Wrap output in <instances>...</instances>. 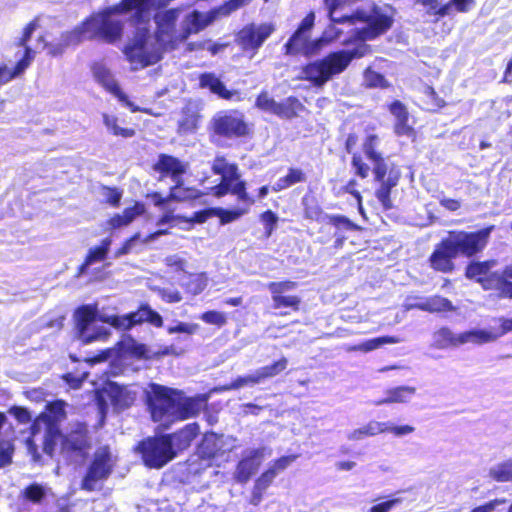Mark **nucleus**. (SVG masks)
Instances as JSON below:
<instances>
[{"instance_id": "f257e3e1", "label": "nucleus", "mask_w": 512, "mask_h": 512, "mask_svg": "<svg viewBox=\"0 0 512 512\" xmlns=\"http://www.w3.org/2000/svg\"><path fill=\"white\" fill-rule=\"evenodd\" d=\"M185 7L171 8L154 16L156 43L149 44L150 31L147 27L137 28L132 38L124 45L122 52L134 69H143L158 63L166 51H171L185 41L192 32V12L184 16V25L180 31L176 22Z\"/></svg>"}, {"instance_id": "f03ea898", "label": "nucleus", "mask_w": 512, "mask_h": 512, "mask_svg": "<svg viewBox=\"0 0 512 512\" xmlns=\"http://www.w3.org/2000/svg\"><path fill=\"white\" fill-rule=\"evenodd\" d=\"M367 26L355 31V38L364 42L385 34L394 23L392 15L382 13L380 8L373 6ZM370 52L365 43H360L351 50H338L328 53L321 59L309 62L302 67V80L310 82L314 87L321 88L334 76L343 73L354 59L364 57Z\"/></svg>"}, {"instance_id": "7ed1b4c3", "label": "nucleus", "mask_w": 512, "mask_h": 512, "mask_svg": "<svg viewBox=\"0 0 512 512\" xmlns=\"http://www.w3.org/2000/svg\"><path fill=\"white\" fill-rule=\"evenodd\" d=\"M379 142L377 134H368L361 144V150H357L359 137L356 133H349L344 148L351 155L350 164L354 175L361 179L369 176L371 168L367 160L371 161L374 180L379 184L374 195L383 211H389L394 208L391 194L401 179V171L395 164L388 166L383 153L378 149Z\"/></svg>"}, {"instance_id": "20e7f679", "label": "nucleus", "mask_w": 512, "mask_h": 512, "mask_svg": "<svg viewBox=\"0 0 512 512\" xmlns=\"http://www.w3.org/2000/svg\"><path fill=\"white\" fill-rule=\"evenodd\" d=\"M494 225L476 231L451 230L440 240L428 258L429 266L435 272L452 273L457 256L472 258L480 254L488 245Z\"/></svg>"}, {"instance_id": "39448f33", "label": "nucleus", "mask_w": 512, "mask_h": 512, "mask_svg": "<svg viewBox=\"0 0 512 512\" xmlns=\"http://www.w3.org/2000/svg\"><path fill=\"white\" fill-rule=\"evenodd\" d=\"M114 15L121 14L114 9L113 5L91 13L70 30L69 41L82 43L86 40H96L109 45L117 44L123 38L124 23L120 19L113 18Z\"/></svg>"}, {"instance_id": "423d86ee", "label": "nucleus", "mask_w": 512, "mask_h": 512, "mask_svg": "<svg viewBox=\"0 0 512 512\" xmlns=\"http://www.w3.org/2000/svg\"><path fill=\"white\" fill-rule=\"evenodd\" d=\"M150 387L146 403L154 422H160L167 428L171 423L192 416V398L160 384L153 383Z\"/></svg>"}, {"instance_id": "0eeeda50", "label": "nucleus", "mask_w": 512, "mask_h": 512, "mask_svg": "<svg viewBox=\"0 0 512 512\" xmlns=\"http://www.w3.org/2000/svg\"><path fill=\"white\" fill-rule=\"evenodd\" d=\"M180 437L181 433L149 436L140 440L134 451L140 455L145 467L161 469L176 457L174 444Z\"/></svg>"}, {"instance_id": "6e6552de", "label": "nucleus", "mask_w": 512, "mask_h": 512, "mask_svg": "<svg viewBox=\"0 0 512 512\" xmlns=\"http://www.w3.org/2000/svg\"><path fill=\"white\" fill-rule=\"evenodd\" d=\"M116 465V459L113 456L108 445L99 447L93 454L86 472L84 473L80 489L86 492L101 490L104 482L111 476Z\"/></svg>"}, {"instance_id": "1a4fd4ad", "label": "nucleus", "mask_w": 512, "mask_h": 512, "mask_svg": "<svg viewBox=\"0 0 512 512\" xmlns=\"http://www.w3.org/2000/svg\"><path fill=\"white\" fill-rule=\"evenodd\" d=\"M234 445L230 439L223 434L207 432L197 444L195 453L200 461L207 467H220L222 463L230 461V454Z\"/></svg>"}, {"instance_id": "9d476101", "label": "nucleus", "mask_w": 512, "mask_h": 512, "mask_svg": "<svg viewBox=\"0 0 512 512\" xmlns=\"http://www.w3.org/2000/svg\"><path fill=\"white\" fill-rule=\"evenodd\" d=\"M100 321L119 331H129L133 327L148 323L156 328L163 326L162 316L147 303H141L136 311L124 315H102Z\"/></svg>"}, {"instance_id": "9b49d317", "label": "nucleus", "mask_w": 512, "mask_h": 512, "mask_svg": "<svg viewBox=\"0 0 512 512\" xmlns=\"http://www.w3.org/2000/svg\"><path fill=\"white\" fill-rule=\"evenodd\" d=\"M210 176H205L199 179L200 185L203 186L202 190L194 189V200L199 199L204 195H213L216 198L224 197L227 194L236 196L237 200L246 205L245 208L253 206L255 199L252 197L247 190V184L244 180L238 178L234 180V183L219 182L215 180L210 181Z\"/></svg>"}, {"instance_id": "f8f14e48", "label": "nucleus", "mask_w": 512, "mask_h": 512, "mask_svg": "<svg viewBox=\"0 0 512 512\" xmlns=\"http://www.w3.org/2000/svg\"><path fill=\"white\" fill-rule=\"evenodd\" d=\"M497 260L470 261L465 267L464 275L467 279L478 283L486 291H495L501 298L502 270L493 271Z\"/></svg>"}, {"instance_id": "ddd939ff", "label": "nucleus", "mask_w": 512, "mask_h": 512, "mask_svg": "<svg viewBox=\"0 0 512 512\" xmlns=\"http://www.w3.org/2000/svg\"><path fill=\"white\" fill-rule=\"evenodd\" d=\"M214 135L226 139L245 138L251 135L250 125L244 115L237 110H230L216 115L211 121Z\"/></svg>"}, {"instance_id": "4468645a", "label": "nucleus", "mask_w": 512, "mask_h": 512, "mask_svg": "<svg viewBox=\"0 0 512 512\" xmlns=\"http://www.w3.org/2000/svg\"><path fill=\"white\" fill-rule=\"evenodd\" d=\"M275 28L271 23H254L243 26L235 36V42L244 53L253 58L263 43L271 36Z\"/></svg>"}, {"instance_id": "2eb2a0df", "label": "nucleus", "mask_w": 512, "mask_h": 512, "mask_svg": "<svg viewBox=\"0 0 512 512\" xmlns=\"http://www.w3.org/2000/svg\"><path fill=\"white\" fill-rule=\"evenodd\" d=\"M100 321L98 317L97 304H83L76 308L74 312V323L78 338L83 344H90L98 339H106L109 333L99 328L94 333L88 334L89 327L96 321Z\"/></svg>"}, {"instance_id": "dca6fc26", "label": "nucleus", "mask_w": 512, "mask_h": 512, "mask_svg": "<svg viewBox=\"0 0 512 512\" xmlns=\"http://www.w3.org/2000/svg\"><path fill=\"white\" fill-rule=\"evenodd\" d=\"M91 448L88 429L85 424H78L61 438L60 453L66 459L85 457Z\"/></svg>"}, {"instance_id": "f3484780", "label": "nucleus", "mask_w": 512, "mask_h": 512, "mask_svg": "<svg viewBox=\"0 0 512 512\" xmlns=\"http://www.w3.org/2000/svg\"><path fill=\"white\" fill-rule=\"evenodd\" d=\"M297 455H285L275 459L271 465L263 471L255 480L252 491L251 503L258 505L262 500L264 492L272 485L276 476L284 471L291 463L297 459Z\"/></svg>"}, {"instance_id": "a211bd4d", "label": "nucleus", "mask_w": 512, "mask_h": 512, "mask_svg": "<svg viewBox=\"0 0 512 512\" xmlns=\"http://www.w3.org/2000/svg\"><path fill=\"white\" fill-rule=\"evenodd\" d=\"M297 282L292 280L272 281L267 284L271 294L274 309L287 308L292 312H298L301 307V297L298 295H285V292L296 289Z\"/></svg>"}, {"instance_id": "6ab92c4d", "label": "nucleus", "mask_w": 512, "mask_h": 512, "mask_svg": "<svg viewBox=\"0 0 512 512\" xmlns=\"http://www.w3.org/2000/svg\"><path fill=\"white\" fill-rule=\"evenodd\" d=\"M263 456L264 451L262 448L250 450L247 455L238 461L234 479L241 484L247 483L260 467Z\"/></svg>"}, {"instance_id": "aec40b11", "label": "nucleus", "mask_w": 512, "mask_h": 512, "mask_svg": "<svg viewBox=\"0 0 512 512\" xmlns=\"http://www.w3.org/2000/svg\"><path fill=\"white\" fill-rule=\"evenodd\" d=\"M93 73L96 81L101 84L108 92L117 97V99L125 106L129 107L132 112L139 110V108L134 106L133 103L129 100L128 96L122 91L118 82L114 79L108 68L103 65H99L94 68Z\"/></svg>"}, {"instance_id": "412c9836", "label": "nucleus", "mask_w": 512, "mask_h": 512, "mask_svg": "<svg viewBox=\"0 0 512 512\" xmlns=\"http://www.w3.org/2000/svg\"><path fill=\"white\" fill-rule=\"evenodd\" d=\"M389 112L394 116L395 123L393 125V132L398 137L414 138L416 131L412 125L409 124V112L406 105L400 100H393L388 105Z\"/></svg>"}, {"instance_id": "4be33fe9", "label": "nucleus", "mask_w": 512, "mask_h": 512, "mask_svg": "<svg viewBox=\"0 0 512 512\" xmlns=\"http://www.w3.org/2000/svg\"><path fill=\"white\" fill-rule=\"evenodd\" d=\"M199 86L209 90L220 99L227 101L241 100V93L238 90H229L221 79L213 72H204L199 75Z\"/></svg>"}, {"instance_id": "5701e85b", "label": "nucleus", "mask_w": 512, "mask_h": 512, "mask_svg": "<svg viewBox=\"0 0 512 512\" xmlns=\"http://www.w3.org/2000/svg\"><path fill=\"white\" fill-rule=\"evenodd\" d=\"M34 58L35 51L33 49H27L26 53H23L22 57L17 61L12 69L8 68L5 64H0V86L21 76L31 65Z\"/></svg>"}, {"instance_id": "b1692460", "label": "nucleus", "mask_w": 512, "mask_h": 512, "mask_svg": "<svg viewBox=\"0 0 512 512\" xmlns=\"http://www.w3.org/2000/svg\"><path fill=\"white\" fill-rule=\"evenodd\" d=\"M153 169L158 172L161 177H171L174 181L180 179L185 173L184 165L175 157L167 154H160Z\"/></svg>"}, {"instance_id": "393cba45", "label": "nucleus", "mask_w": 512, "mask_h": 512, "mask_svg": "<svg viewBox=\"0 0 512 512\" xmlns=\"http://www.w3.org/2000/svg\"><path fill=\"white\" fill-rule=\"evenodd\" d=\"M41 419L44 420L45 436L43 441V451L49 457H53L55 454L57 443L64 436L51 416H43Z\"/></svg>"}, {"instance_id": "a878e982", "label": "nucleus", "mask_w": 512, "mask_h": 512, "mask_svg": "<svg viewBox=\"0 0 512 512\" xmlns=\"http://www.w3.org/2000/svg\"><path fill=\"white\" fill-rule=\"evenodd\" d=\"M434 346L438 349L457 347L466 343L464 332L455 334L449 327H440L433 333Z\"/></svg>"}, {"instance_id": "bb28decb", "label": "nucleus", "mask_w": 512, "mask_h": 512, "mask_svg": "<svg viewBox=\"0 0 512 512\" xmlns=\"http://www.w3.org/2000/svg\"><path fill=\"white\" fill-rule=\"evenodd\" d=\"M214 174L221 176L220 182L233 183L240 178L239 168L236 163H230L225 156H216L211 165Z\"/></svg>"}, {"instance_id": "cd10ccee", "label": "nucleus", "mask_w": 512, "mask_h": 512, "mask_svg": "<svg viewBox=\"0 0 512 512\" xmlns=\"http://www.w3.org/2000/svg\"><path fill=\"white\" fill-rule=\"evenodd\" d=\"M304 109V105L296 96H289L283 101L277 102L274 115L290 120L296 118Z\"/></svg>"}, {"instance_id": "c85d7f7f", "label": "nucleus", "mask_w": 512, "mask_h": 512, "mask_svg": "<svg viewBox=\"0 0 512 512\" xmlns=\"http://www.w3.org/2000/svg\"><path fill=\"white\" fill-rule=\"evenodd\" d=\"M307 180L306 173L298 167H290L287 174L280 177L276 183L271 187L273 192H280L286 190L298 183H304Z\"/></svg>"}, {"instance_id": "c756f323", "label": "nucleus", "mask_w": 512, "mask_h": 512, "mask_svg": "<svg viewBox=\"0 0 512 512\" xmlns=\"http://www.w3.org/2000/svg\"><path fill=\"white\" fill-rule=\"evenodd\" d=\"M109 398L111 404L118 409L129 408L134 401V397L131 393L125 387L120 386L117 383H110Z\"/></svg>"}, {"instance_id": "7c9ffc66", "label": "nucleus", "mask_w": 512, "mask_h": 512, "mask_svg": "<svg viewBox=\"0 0 512 512\" xmlns=\"http://www.w3.org/2000/svg\"><path fill=\"white\" fill-rule=\"evenodd\" d=\"M399 342H400V339L397 336L385 335V336H380V337H376V338H372V339L366 340V341H364L362 343H359L357 345L350 346L346 350L348 352H358V351H360V352L367 353V352L376 350V349H378L379 347H381L383 345L396 344V343H399Z\"/></svg>"}, {"instance_id": "2f4dec72", "label": "nucleus", "mask_w": 512, "mask_h": 512, "mask_svg": "<svg viewBox=\"0 0 512 512\" xmlns=\"http://www.w3.org/2000/svg\"><path fill=\"white\" fill-rule=\"evenodd\" d=\"M46 498V489L43 485L33 482L25 486L19 493L23 503L41 505Z\"/></svg>"}, {"instance_id": "473e14b6", "label": "nucleus", "mask_w": 512, "mask_h": 512, "mask_svg": "<svg viewBox=\"0 0 512 512\" xmlns=\"http://www.w3.org/2000/svg\"><path fill=\"white\" fill-rule=\"evenodd\" d=\"M102 120L109 131L115 137L132 138L136 135V130L132 127H121L117 116L109 113H102Z\"/></svg>"}, {"instance_id": "72a5a7b5", "label": "nucleus", "mask_w": 512, "mask_h": 512, "mask_svg": "<svg viewBox=\"0 0 512 512\" xmlns=\"http://www.w3.org/2000/svg\"><path fill=\"white\" fill-rule=\"evenodd\" d=\"M422 95L423 109L428 112H439L447 105L446 101L440 97L436 90L430 85L423 87Z\"/></svg>"}, {"instance_id": "f704fd0d", "label": "nucleus", "mask_w": 512, "mask_h": 512, "mask_svg": "<svg viewBox=\"0 0 512 512\" xmlns=\"http://www.w3.org/2000/svg\"><path fill=\"white\" fill-rule=\"evenodd\" d=\"M416 388L410 386H398L386 391V396L376 402L377 405L390 403H404L407 398L415 394Z\"/></svg>"}, {"instance_id": "c9c22d12", "label": "nucleus", "mask_w": 512, "mask_h": 512, "mask_svg": "<svg viewBox=\"0 0 512 512\" xmlns=\"http://www.w3.org/2000/svg\"><path fill=\"white\" fill-rule=\"evenodd\" d=\"M388 433V424L378 421H370L366 425L353 430L350 434L352 440H362L365 437Z\"/></svg>"}, {"instance_id": "e433bc0d", "label": "nucleus", "mask_w": 512, "mask_h": 512, "mask_svg": "<svg viewBox=\"0 0 512 512\" xmlns=\"http://www.w3.org/2000/svg\"><path fill=\"white\" fill-rule=\"evenodd\" d=\"M288 366V360L286 357H281L278 360L274 361L270 365L263 366L259 368L256 372V378H259V383L264 381L265 379L275 377L286 370Z\"/></svg>"}, {"instance_id": "4c0bfd02", "label": "nucleus", "mask_w": 512, "mask_h": 512, "mask_svg": "<svg viewBox=\"0 0 512 512\" xmlns=\"http://www.w3.org/2000/svg\"><path fill=\"white\" fill-rule=\"evenodd\" d=\"M488 476L495 482H511L512 481V458L489 469Z\"/></svg>"}, {"instance_id": "58836bf2", "label": "nucleus", "mask_w": 512, "mask_h": 512, "mask_svg": "<svg viewBox=\"0 0 512 512\" xmlns=\"http://www.w3.org/2000/svg\"><path fill=\"white\" fill-rule=\"evenodd\" d=\"M418 308L427 312L449 311L452 309V303L445 297L435 295L418 304Z\"/></svg>"}, {"instance_id": "ea45409f", "label": "nucleus", "mask_w": 512, "mask_h": 512, "mask_svg": "<svg viewBox=\"0 0 512 512\" xmlns=\"http://www.w3.org/2000/svg\"><path fill=\"white\" fill-rule=\"evenodd\" d=\"M464 337L466 338V343L472 342L478 345L494 342L498 339L496 331H488L481 329L465 331Z\"/></svg>"}, {"instance_id": "a19ab883", "label": "nucleus", "mask_w": 512, "mask_h": 512, "mask_svg": "<svg viewBox=\"0 0 512 512\" xmlns=\"http://www.w3.org/2000/svg\"><path fill=\"white\" fill-rule=\"evenodd\" d=\"M248 212L249 209L245 207H236L233 209L217 207V217L219 218L220 225L232 223Z\"/></svg>"}, {"instance_id": "79ce46f5", "label": "nucleus", "mask_w": 512, "mask_h": 512, "mask_svg": "<svg viewBox=\"0 0 512 512\" xmlns=\"http://www.w3.org/2000/svg\"><path fill=\"white\" fill-rule=\"evenodd\" d=\"M309 37L306 34L296 35V31L284 45L285 54L296 55L300 53L308 44Z\"/></svg>"}, {"instance_id": "37998d69", "label": "nucleus", "mask_w": 512, "mask_h": 512, "mask_svg": "<svg viewBox=\"0 0 512 512\" xmlns=\"http://www.w3.org/2000/svg\"><path fill=\"white\" fill-rule=\"evenodd\" d=\"M110 244L111 240L109 238L103 239L100 245L95 246L88 251L84 259L90 265L95 262L103 261L107 257Z\"/></svg>"}, {"instance_id": "c03bdc74", "label": "nucleus", "mask_w": 512, "mask_h": 512, "mask_svg": "<svg viewBox=\"0 0 512 512\" xmlns=\"http://www.w3.org/2000/svg\"><path fill=\"white\" fill-rule=\"evenodd\" d=\"M218 16V10L212 9L206 13L194 10V33L206 28L214 22Z\"/></svg>"}, {"instance_id": "a18cd8bd", "label": "nucleus", "mask_w": 512, "mask_h": 512, "mask_svg": "<svg viewBox=\"0 0 512 512\" xmlns=\"http://www.w3.org/2000/svg\"><path fill=\"white\" fill-rule=\"evenodd\" d=\"M38 19L35 18L31 20L29 23L25 25V27L22 30L21 36L15 41L14 45L19 48L24 49V53H26L27 49H32L28 42L30 41L32 34L34 31L38 28Z\"/></svg>"}, {"instance_id": "49530a36", "label": "nucleus", "mask_w": 512, "mask_h": 512, "mask_svg": "<svg viewBox=\"0 0 512 512\" xmlns=\"http://www.w3.org/2000/svg\"><path fill=\"white\" fill-rule=\"evenodd\" d=\"M259 219L264 226L265 238L271 237V235L273 234V232L276 229L277 224H278L279 219H278L277 214L274 211L268 209V210L263 211L259 215Z\"/></svg>"}, {"instance_id": "de8ad7c7", "label": "nucleus", "mask_w": 512, "mask_h": 512, "mask_svg": "<svg viewBox=\"0 0 512 512\" xmlns=\"http://www.w3.org/2000/svg\"><path fill=\"white\" fill-rule=\"evenodd\" d=\"M368 20H370V14H367L362 9H357L350 15L335 16L331 22L335 24H356L357 22L368 23Z\"/></svg>"}, {"instance_id": "09e8293b", "label": "nucleus", "mask_w": 512, "mask_h": 512, "mask_svg": "<svg viewBox=\"0 0 512 512\" xmlns=\"http://www.w3.org/2000/svg\"><path fill=\"white\" fill-rule=\"evenodd\" d=\"M69 32H70V30L65 31L61 34V37H60L61 42L60 43H57V44L47 43L45 45V47L47 48V53L50 56H52V57L61 56L67 47L75 46V45L79 44V43H72L69 41V39H68Z\"/></svg>"}, {"instance_id": "8fccbe9b", "label": "nucleus", "mask_w": 512, "mask_h": 512, "mask_svg": "<svg viewBox=\"0 0 512 512\" xmlns=\"http://www.w3.org/2000/svg\"><path fill=\"white\" fill-rule=\"evenodd\" d=\"M199 318L209 325H214L217 328H221L227 323V317L223 312L216 310H209L202 313Z\"/></svg>"}, {"instance_id": "3c124183", "label": "nucleus", "mask_w": 512, "mask_h": 512, "mask_svg": "<svg viewBox=\"0 0 512 512\" xmlns=\"http://www.w3.org/2000/svg\"><path fill=\"white\" fill-rule=\"evenodd\" d=\"M175 185L170 188L169 198L174 201H185L192 199V189L184 187L181 180L175 181Z\"/></svg>"}, {"instance_id": "603ef678", "label": "nucleus", "mask_w": 512, "mask_h": 512, "mask_svg": "<svg viewBox=\"0 0 512 512\" xmlns=\"http://www.w3.org/2000/svg\"><path fill=\"white\" fill-rule=\"evenodd\" d=\"M121 350L123 353L135 357L137 359H142L146 357L147 349L146 346L142 343H137L134 339L130 338L129 343L123 344Z\"/></svg>"}, {"instance_id": "864d4df0", "label": "nucleus", "mask_w": 512, "mask_h": 512, "mask_svg": "<svg viewBox=\"0 0 512 512\" xmlns=\"http://www.w3.org/2000/svg\"><path fill=\"white\" fill-rule=\"evenodd\" d=\"M229 46L228 42L225 43H214L211 40H203L200 42H194V50H206L210 55L215 56L222 52Z\"/></svg>"}, {"instance_id": "5fc2aeb1", "label": "nucleus", "mask_w": 512, "mask_h": 512, "mask_svg": "<svg viewBox=\"0 0 512 512\" xmlns=\"http://www.w3.org/2000/svg\"><path fill=\"white\" fill-rule=\"evenodd\" d=\"M501 298L512 299V263L502 269Z\"/></svg>"}, {"instance_id": "6e6d98bb", "label": "nucleus", "mask_w": 512, "mask_h": 512, "mask_svg": "<svg viewBox=\"0 0 512 512\" xmlns=\"http://www.w3.org/2000/svg\"><path fill=\"white\" fill-rule=\"evenodd\" d=\"M277 102L269 96L268 92H260L255 100V106L265 112L274 114Z\"/></svg>"}, {"instance_id": "4d7b16f0", "label": "nucleus", "mask_w": 512, "mask_h": 512, "mask_svg": "<svg viewBox=\"0 0 512 512\" xmlns=\"http://www.w3.org/2000/svg\"><path fill=\"white\" fill-rule=\"evenodd\" d=\"M146 212L144 203L136 201L132 206L126 207L122 215L128 224H131L136 217L143 215Z\"/></svg>"}, {"instance_id": "13d9d810", "label": "nucleus", "mask_w": 512, "mask_h": 512, "mask_svg": "<svg viewBox=\"0 0 512 512\" xmlns=\"http://www.w3.org/2000/svg\"><path fill=\"white\" fill-rule=\"evenodd\" d=\"M102 190L105 195V202L112 207H118L122 198V191L117 187L103 186Z\"/></svg>"}, {"instance_id": "bf43d9fd", "label": "nucleus", "mask_w": 512, "mask_h": 512, "mask_svg": "<svg viewBox=\"0 0 512 512\" xmlns=\"http://www.w3.org/2000/svg\"><path fill=\"white\" fill-rule=\"evenodd\" d=\"M365 79L369 87H388V82L384 75L379 72L368 69L365 73Z\"/></svg>"}, {"instance_id": "052dcab7", "label": "nucleus", "mask_w": 512, "mask_h": 512, "mask_svg": "<svg viewBox=\"0 0 512 512\" xmlns=\"http://www.w3.org/2000/svg\"><path fill=\"white\" fill-rule=\"evenodd\" d=\"M328 219L329 223L337 229L352 230L355 227L353 222L343 215H331L328 217Z\"/></svg>"}, {"instance_id": "680f3d73", "label": "nucleus", "mask_w": 512, "mask_h": 512, "mask_svg": "<svg viewBox=\"0 0 512 512\" xmlns=\"http://www.w3.org/2000/svg\"><path fill=\"white\" fill-rule=\"evenodd\" d=\"M323 215V210L319 205H308L304 203L303 216L305 219L311 221H320Z\"/></svg>"}, {"instance_id": "e2e57ef3", "label": "nucleus", "mask_w": 512, "mask_h": 512, "mask_svg": "<svg viewBox=\"0 0 512 512\" xmlns=\"http://www.w3.org/2000/svg\"><path fill=\"white\" fill-rule=\"evenodd\" d=\"M213 217H217V207L205 208L194 212V223H204Z\"/></svg>"}, {"instance_id": "0e129e2a", "label": "nucleus", "mask_w": 512, "mask_h": 512, "mask_svg": "<svg viewBox=\"0 0 512 512\" xmlns=\"http://www.w3.org/2000/svg\"><path fill=\"white\" fill-rule=\"evenodd\" d=\"M401 503L400 498H393L378 503L370 508V512H390L396 505Z\"/></svg>"}, {"instance_id": "69168bd1", "label": "nucleus", "mask_w": 512, "mask_h": 512, "mask_svg": "<svg viewBox=\"0 0 512 512\" xmlns=\"http://www.w3.org/2000/svg\"><path fill=\"white\" fill-rule=\"evenodd\" d=\"M259 384V378H256L255 373L246 375V376H239L237 377L233 382L231 387L234 389L241 388L246 385H255Z\"/></svg>"}, {"instance_id": "338daca9", "label": "nucleus", "mask_w": 512, "mask_h": 512, "mask_svg": "<svg viewBox=\"0 0 512 512\" xmlns=\"http://www.w3.org/2000/svg\"><path fill=\"white\" fill-rule=\"evenodd\" d=\"M9 412L17 419L20 423H28L31 421V415L29 411L24 407L12 406Z\"/></svg>"}, {"instance_id": "774afa93", "label": "nucleus", "mask_w": 512, "mask_h": 512, "mask_svg": "<svg viewBox=\"0 0 512 512\" xmlns=\"http://www.w3.org/2000/svg\"><path fill=\"white\" fill-rule=\"evenodd\" d=\"M315 14L314 12H309L300 22L299 26L296 29V35L305 34L307 31L311 30L314 26Z\"/></svg>"}]
</instances>
